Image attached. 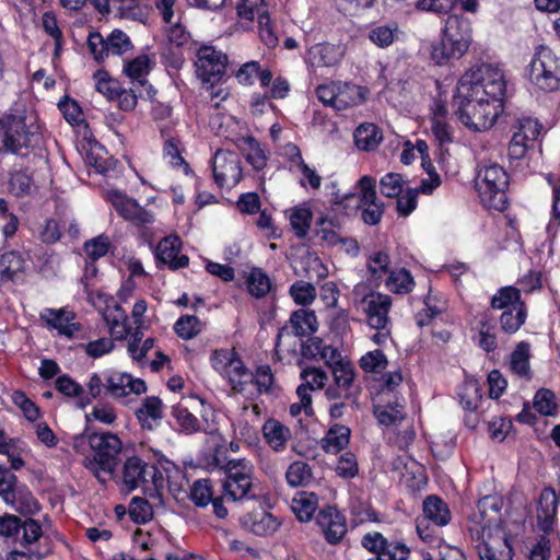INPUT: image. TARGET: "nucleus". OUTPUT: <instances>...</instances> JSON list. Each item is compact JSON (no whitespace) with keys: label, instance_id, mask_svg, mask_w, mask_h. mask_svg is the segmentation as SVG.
Returning <instances> with one entry per match:
<instances>
[{"label":"nucleus","instance_id":"20","mask_svg":"<svg viewBox=\"0 0 560 560\" xmlns=\"http://www.w3.org/2000/svg\"><path fill=\"white\" fill-rule=\"evenodd\" d=\"M28 255L23 250H10L0 255V287L22 282L27 269Z\"/></svg>","mask_w":560,"mask_h":560},{"label":"nucleus","instance_id":"33","mask_svg":"<svg viewBox=\"0 0 560 560\" xmlns=\"http://www.w3.org/2000/svg\"><path fill=\"white\" fill-rule=\"evenodd\" d=\"M350 433L351 432L348 427L334 424L320 440V446L326 453H339L349 444Z\"/></svg>","mask_w":560,"mask_h":560},{"label":"nucleus","instance_id":"61","mask_svg":"<svg viewBox=\"0 0 560 560\" xmlns=\"http://www.w3.org/2000/svg\"><path fill=\"white\" fill-rule=\"evenodd\" d=\"M279 527L278 520L267 512L255 513L252 516L250 530L259 536H267L277 530Z\"/></svg>","mask_w":560,"mask_h":560},{"label":"nucleus","instance_id":"62","mask_svg":"<svg viewBox=\"0 0 560 560\" xmlns=\"http://www.w3.org/2000/svg\"><path fill=\"white\" fill-rule=\"evenodd\" d=\"M130 37L121 30H114L107 36L108 55L122 56L132 49Z\"/></svg>","mask_w":560,"mask_h":560},{"label":"nucleus","instance_id":"60","mask_svg":"<svg viewBox=\"0 0 560 560\" xmlns=\"http://www.w3.org/2000/svg\"><path fill=\"white\" fill-rule=\"evenodd\" d=\"M302 384L306 393L323 389L328 381L327 373L320 368H306L301 372Z\"/></svg>","mask_w":560,"mask_h":560},{"label":"nucleus","instance_id":"44","mask_svg":"<svg viewBox=\"0 0 560 560\" xmlns=\"http://www.w3.org/2000/svg\"><path fill=\"white\" fill-rule=\"evenodd\" d=\"M241 150L246 161L256 170H262L267 164V152L260 143L252 137H246L241 142Z\"/></svg>","mask_w":560,"mask_h":560},{"label":"nucleus","instance_id":"13","mask_svg":"<svg viewBox=\"0 0 560 560\" xmlns=\"http://www.w3.org/2000/svg\"><path fill=\"white\" fill-rule=\"evenodd\" d=\"M375 185V179L369 175L362 176L358 182L361 219L369 225L377 224L384 212V205L376 196Z\"/></svg>","mask_w":560,"mask_h":560},{"label":"nucleus","instance_id":"4","mask_svg":"<svg viewBox=\"0 0 560 560\" xmlns=\"http://www.w3.org/2000/svg\"><path fill=\"white\" fill-rule=\"evenodd\" d=\"M508 186L509 175L501 165L491 163L483 165L478 171L476 188L486 208L503 211L508 202Z\"/></svg>","mask_w":560,"mask_h":560},{"label":"nucleus","instance_id":"1","mask_svg":"<svg viewBox=\"0 0 560 560\" xmlns=\"http://www.w3.org/2000/svg\"><path fill=\"white\" fill-rule=\"evenodd\" d=\"M504 95V75L498 67L485 63L469 69L454 95L458 120L474 131L490 129L503 112Z\"/></svg>","mask_w":560,"mask_h":560},{"label":"nucleus","instance_id":"15","mask_svg":"<svg viewBox=\"0 0 560 560\" xmlns=\"http://www.w3.org/2000/svg\"><path fill=\"white\" fill-rule=\"evenodd\" d=\"M343 56L342 45L318 43L307 49L304 61L308 68H332L341 62Z\"/></svg>","mask_w":560,"mask_h":560},{"label":"nucleus","instance_id":"38","mask_svg":"<svg viewBox=\"0 0 560 560\" xmlns=\"http://www.w3.org/2000/svg\"><path fill=\"white\" fill-rule=\"evenodd\" d=\"M318 508V497L314 492H299L292 499L291 510L299 521H310Z\"/></svg>","mask_w":560,"mask_h":560},{"label":"nucleus","instance_id":"6","mask_svg":"<svg viewBox=\"0 0 560 560\" xmlns=\"http://www.w3.org/2000/svg\"><path fill=\"white\" fill-rule=\"evenodd\" d=\"M212 369L229 382L235 393L243 394L252 380V373L244 365L234 349H215L210 355Z\"/></svg>","mask_w":560,"mask_h":560},{"label":"nucleus","instance_id":"31","mask_svg":"<svg viewBox=\"0 0 560 560\" xmlns=\"http://www.w3.org/2000/svg\"><path fill=\"white\" fill-rule=\"evenodd\" d=\"M402 397L395 396L394 401H387L386 405H376L374 415L382 425H397L405 417Z\"/></svg>","mask_w":560,"mask_h":560},{"label":"nucleus","instance_id":"50","mask_svg":"<svg viewBox=\"0 0 560 560\" xmlns=\"http://www.w3.org/2000/svg\"><path fill=\"white\" fill-rule=\"evenodd\" d=\"M247 290L255 298H262L271 290V281L260 268H253L246 279Z\"/></svg>","mask_w":560,"mask_h":560},{"label":"nucleus","instance_id":"57","mask_svg":"<svg viewBox=\"0 0 560 560\" xmlns=\"http://www.w3.org/2000/svg\"><path fill=\"white\" fill-rule=\"evenodd\" d=\"M172 416L182 432L192 434L200 430L198 419L182 405L173 406Z\"/></svg>","mask_w":560,"mask_h":560},{"label":"nucleus","instance_id":"55","mask_svg":"<svg viewBox=\"0 0 560 560\" xmlns=\"http://www.w3.org/2000/svg\"><path fill=\"white\" fill-rule=\"evenodd\" d=\"M248 412L257 417L259 415L258 406H245L242 416L232 422V429L236 439L249 441L255 435L254 428L247 420Z\"/></svg>","mask_w":560,"mask_h":560},{"label":"nucleus","instance_id":"37","mask_svg":"<svg viewBox=\"0 0 560 560\" xmlns=\"http://www.w3.org/2000/svg\"><path fill=\"white\" fill-rule=\"evenodd\" d=\"M291 229L298 238H304L311 228L313 212L306 205L295 206L287 211Z\"/></svg>","mask_w":560,"mask_h":560},{"label":"nucleus","instance_id":"14","mask_svg":"<svg viewBox=\"0 0 560 560\" xmlns=\"http://www.w3.org/2000/svg\"><path fill=\"white\" fill-rule=\"evenodd\" d=\"M147 392L145 382L142 378L133 377L131 374L116 370H107L106 393L115 398L121 399L129 394L140 395Z\"/></svg>","mask_w":560,"mask_h":560},{"label":"nucleus","instance_id":"52","mask_svg":"<svg viewBox=\"0 0 560 560\" xmlns=\"http://www.w3.org/2000/svg\"><path fill=\"white\" fill-rule=\"evenodd\" d=\"M525 306H514L511 310L502 311L500 316V327L506 334L516 332L526 320Z\"/></svg>","mask_w":560,"mask_h":560},{"label":"nucleus","instance_id":"10","mask_svg":"<svg viewBox=\"0 0 560 560\" xmlns=\"http://www.w3.org/2000/svg\"><path fill=\"white\" fill-rule=\"evenodd\" d=\"M236 11L242 20L258 21L260 39L268 47L278 45V37L272 30L265 0H237Z\"/></svg>","mask_w":560,"mask_h":560},{"label":"nucleus","instance_id":"42","mask_svg":"<svg viewBox=\"0 0 560 560\" xmlns=\"http://www.w3.org/2000/svg\"><path fill=\"white\" fill-rule=\"evenodd\" d=\"M402 35L395 22L375 25L369 31V39L380 48H386Z\"/></svg>","mask_w":560,"mask_h":560},{"label":"nucleus","instance_id":"30","mask_svg":"<svg viewBox=\"0 0 560 560\" xmlns=\"http://www.w3.org/2000/svg\"><path fill=\"white\" fill-rule=\"evenodd\" d=\"M109 332L115 339H124L129 334L128 317L125 311L118 305L107 306L103 314Z\"/></svg>","mask_w":560,"mask_h":560},{"label":"nucleus","instance_id":"54","mask_svg":"<svg viewBox=\"0 0 560 560\" xmlns=\"http://www.w3.org/2000/svg\"><path fill=\"white\" fill-rule=\"evenodd\" d=\"M34 182L32 175L26 170H18L11 173L9 179V190L16 197L30 195L33 190Z\"/></svg>","mask_w":560,"mask_h":560},{"label":"nucleus","instance_id":"28","mask_svg":"<svg viewBox=\"0 0 560 560\" xmlns=\"http://www.w3.org/2000/svg\"><path fill=\"white\" fill-rule=\"evenodd\" d=\"M442 34L456 42L460 40V46L468 50L471 44L470 21L463 15L452 14L446 19Z\"/></svg>","mask_w":560,"mask_h":560},{"label":"nucleus","instance_id":"16","mask_svg":"<svg viewBox=\"0 0 560 560\" xmlns=\"http://www.w3.org/2000/svg\"><path fill=\"white\" fill-rule=\"evenodd\" d=\"M315 522L327 542L331 545L338 544L347 533L346 517L334 506L322 509Z\"/></svg>","mask_w":560,"mask_h":560},{"label":"nucleus","instance_id":"21","mask_svg":"<svg viewBox=\"0 0 560 560\" xmlns=\"http://www.w3.org/2000/svg\"><path fill=\"white\" fill-rule=\"evenodd\" d=\"M559 499L552 488H545L537 504V526L545 534L553 529Z\"/></svg>","mask_w":560,"mask_h":560},{"label":"nucleus","instance_id":"17","mask_svg":"<svg viewBox=\"0 0 560 560\" xmlns=\"http://www.w3.org/2000/svg\"><path fill=\"white\" fill-rule=\"evenodd\" d=\"M39 317L49 329L57 330L59 336L68 339L73 338L82 329L81 324L75 322V314L67 308H44Z\"/></svg>","mask_w":560,"mask_h":560},{"label":"nucleus","instance_id":"12","mask_svg":"<svg viewBox=\"0 0 560 560\" xmlns=\"http://www.w3.org/2000/svg\"><path fill=\"white\" fill-rule=\"evenodd\" d=\"M212 173L215 184L230 189L242 178L241 160L231 151L218 150L212 159Z\"/></svg>","mask_w":560,"mask_h":560},{"label":"nucleus","instance_id":"45","mask_svg":"<svg viewBox=\"0 0 560 560\" xmlns=\"http://www.w3.org/2000/svg\"><path fill=\"white\" fill-rule=\"evenodd\" d=\"M457 395L463 408L467 411H475L481 399V386L479 382L472 377L466 378L459 387Z\"/></svg>","mask_w":560,"mask_h":560},{"label":"nucleus","instance_id":"3","mask_svg":"<svg viewBox=\"0 0 560 560\" xmlns=\"http://www.w3.org/2000/svg\"><path fill=\"white\" fill-rule=\"evenodd\" d=\"M39 141V126L34 114L22 104L0 115V142L7 153L19 154Z\"/></svg>","mask_w":560,"mask_h":560},{"label":"nucleus","instance_id":"53","mask_svg":"<svg viewBox=\"0 0 560 560\" xmlns=\"http://www.w3.org/2000/svg\"><path fill=\"white\" fill-rule=\"evenodd\" d=\"M359 364L365 373L382 374L388 365V360L382 350L375 349L364 353Z\"/></svg>","mask_w":560,"mask_h":560},{"label":"nucleus","instance_id":"8","mask_svg":"<svg viewBox=\"0 0 560 560\" xmlns=\"http://www.w3.org/2000/svg\"><path fill=\"white\" fill-rule=\"evenodd\" d=\"M196 57L195 65L198 78L203 83H209L213 89L214 84L225 74L226 55L213 46L203 45L197 50Z\"/></svg>","mask_w":560,"mask_h":560},{"label":"nucleus","instance_id":"36","mask_svg":"<svg viewBox=\"0 0 560 560\" xmlns=\"http://www.w3.org/2000/svg\"><path fill=\"white\" fill-rule=\"evenodd\" d=\"M288 151L294 156L292 159V163L296 171L301 174V186L304 188H312L317 190L322 185V177L318 175L316 170L312 168L303 161L298 147L289 145Z\"/></svg>","mask_w":560,"mask_h":560},{"label":"nucleus","instance_id":"35","mask_svg":"<svg viewBox=\"0 0 560 560\" xmlns=\"http://www.w3.org/2000/svg\"><path fill=\"white\" fill-rule=\"evenodd\" d=\"M456 3L467 12H475L477 9V0H417L416 8L422 11L434 13H448Z\"/></svg>","mask_w":560,"mask_h":560},{"label":"nucleus","instance_id":"41","mask_svg":"<svg viewBox=\"0 0 560 560\" xmlns=\"http://www.w3.org/2000/svg\"><path fill=\"white\" fill-rule=\"evenodd\" d=\"M12 500L4 502L21 514H35L39 511V504L34 495L25 487L16 486L13 489Z\"/></svg>","mask_w":560,"mask_h":560},{"label":"nucleus","instance_id":"43","mask_svg":"<svg viewBox=\"0 0 560 560\" xmlns=\"http://www.w3.org/2000/svg\"><path fill=\"white\" fill-rule=\"evenodd\" d=\"M183 151V143L177 138L168 137L165 139L163 147V159L172 167L182 168L184 174L188 175L190 168L182 155Z\"/></svg>","mask_w":560,"mask_h":560},{"label":"nucleus","instance_id":"29","mask_svg":"<svg viewBox=\"0 0 560 560\" xmlns=\"http://www.w3.org/2000/svg\"><path fill=\"white\" fill-rule=\"evenodd\" d=\"M265 442L275 452H283L291 440V430L276 419H268L262 425Z\"/></svg>","mask_w":560,"mask_h":560},{"label":"nucleus","instance_id":"26","mask_svg":"<svg viewBox=\"0 0 560 560\" xmlns=\"http://www.w3.org/2000/svg\"><path fill=\"white\" fill-rule=\"evenodd\" d=\"M163 402L156 396L144 398L136 410V417L143 429L153 430L161 423L163 418Z\"/></svg>","mask_w":560,"mask_h":560},{"label":"nucleus","instance_id":"40","mask_svg":"<svg viewBox=\"0 0 560 560\" xmlns=\"http://www.w3.org/2000/svg\"><path fill=\"white\" fill-rule=\"evenodd\" d=\"M353 138L358 149L372 151L380 144L382 133L374 124L364 122L355 129Z\"/></svg>","mask_w":560,"mask_h":560},{"label":"nucleus","instance_id":"56","mask_svg":"<svg viewBox=\"0 0 560 560\" xmlns=\"http://www.w3.org/2000/svg\"><path fill=\"white\" fill-rule=\"evenodd\" d=\"M285 479L291 487L306 486L312 479V470L307 463L293 462L287 469Z\"/></svg>","mask_w":560,"mask_h":560},{"label":"nucleus","instance_id":"23","mask_svg":"<svg viewBox=\"0 0 560 560\" xmlns=\"http://www.w3.org/2000/svg\"><path fill=\"white\" fill-rule=\"evenodd\" d=\"M180 240L176 235L164 237L156 247V258L159 261L167 265L170 269L177 270L188 265V257L179 255Z\"/></svg>","mask_w":560,"mask_h":560},{"label":"nucleus","instance_id":"58","mask_svg":"<svg viewBox=\"0 0 560 560\" xmlns=\"http://www.w3.org/2000/svg\"><path fill=\"white\" fill-rule=\"evenodd\" d=\"M330 373L332 375V381L339 387L351 388L354 382V368L350 360L345 358L342 361H339L336 365L331 366Z\"/></svg>","mask_w":560,"mask_h":560},{"label":"nucleus","instance_id":"18","mask_svg":"<svg viewBox=\"0 0 560 560\" xmlns=\"http://www.w3.org/2000/svg\"><path fill=\"white\" fill-rule=\"evenodd\" d=\"M148 477L152 479L154 486L162 479L156 478V469L154 466L147 465L141 458L132 456L127 458L124 464L122 482L127 490L131 491L148 482Z\"/></svg>","mask_w":560,"mask_h":560},{"label":"nucleus","instance_id":"27","mask_svg":"<svg viewBox=\"0 0 560 560\" xmlns=\"http://www.w3.org/2000/svg\"><path fill=\"white\" fill-rule=\"evenodd\" d=\"M156 63L154 54H141L124 61V73L140 85L147 84V77Z\"/></svg>","mask_w":560,"mask_h":560},{"label":"nucleus","instance_id":"2","mask_svg":"<svg viewBox=\"0 0 560 560\" xmlns=\"http://www.w3.org/2000/svg\"><path fill=\"white\" fill-rule=\"evenodd\" d=\"M488 510L498 514L500 506L494 497H483L477 503V510L469 516L468 532L476 542L480 560H512V547L505 534L494 524L495 520Z\"/></svg>","mask_w":560,"mask_h":560},{"label":"nucleus","instance_id":"25","mask_svg":"<svg viewBox=\"0 0 560 560\" xmlns=\"http://www.w3.org/2000/svg\"><path fill=\"white\" fill-rule=\"evenodd\" d=\"M336 110H345L363 104L369 90L349 82H337Z\"/></svg>","mask_w":560,"mask_h":560},{"label":"nucleus","instance_id":"24","mask_svg":"<svg viewBox=\"0 0 560 560\" xmlns=\"http://www.w3.org/2000/svg\"><path fill=\"white\" fill-rule=\"evenodd\" d=\"M423 308L416 315V323L420 327L429 326L447 310V301L444 294L431 289L423 301Z\"/></svg>","mask_w":560,"mask_h":560},{"label":"nucleus","instance_id":"64","mask_svg":"<svg viewBox=\"0 0 560 560\" xmlns=\"http://www.w3.org/2000/svg\"><path fill=\"white\" fill-rule=\"evenodd\" d=\"M534 408L544 416H552L558 408L555 394L549 389H539L534 397Z\"/></svg>","mask_w":560,"mask_h":560},{"label":"nucleus","instance_id":"51","mask_svg":"<svg viewBox=\"0 0 560 560\" xmlns=\"http://www.w3.org/2000/svg\"><path fill=\"white\" fill-rule=\"evenodd\" d=\"M491 305L497 310H511L514 306H525L521 300L520 290L514 287L501 288L491 299Z\"/></svg>","mask_w":560,"mask_h":560},{"label":"nucleus","instance_id":"11","mask_svg":"<svg viewBox=\"0 0 560 560\" xmlns=\"http://www.w3.org/2000/svg\"><path fill=\"white\" fill-rule=\"evenodd\" d=\"M392 304L393 301L389 295L375 291H370L355 300V306L364 315L369 327H380L392 323L388 315Z\"/></svg>","mask_w":560,"mask_h":560},{"label":"nucleus","instance_id":"39","mask_svg":"<svg viewBox=\"0 0 560 560\" xmlns=\"http://www.w3.org/2000/svg\"><path fill=\"white\" fill-rule=\"evenodd\" d=\"M530 346L528 342H520L510 358V369L518 377L529 380L532 377L530 366Z\"/></svg>","mask_w":560,"mask_h":560},{"label":"nucleus","instance_id":"5","mask_svg":"<svg viewBox=\"0 0 560 560\" xmlns=\"http://www.w3.org/2000/svg\"><path fill=\"white\" fill-rule=\"evenodd\" d=\"M532 86L542 92L560 89V58L546 46L536 48L527 69Z\"/></svg>","mask_w":560,"mask_h":560},{"label":"nucleus","instance_id":"49","mask_svg":"<svg viewBox=\"0 0 560 560\" xmlns=\"http://www.w3.org/2000/svg\"><path fill=\"white\" fill-rule=\"evenodd\" d=\"M107 200L112 203L114 209L126 220L131 221L137 211L139 212V203L137 200L129 198L118 190H109L107 192Z\"/></svg>","mask_w":560,"mask_h":560},{"label":"nucleus","instance_id":"34","mask_svg":"<svg viewBox=\"0 0 560 560\" xmlns=\"http://www.w3.org/2000/svg\"><path fill=\"white\" fill-rule=\"evenodd\" d=\"M290 325L293 334L298 337H305L318 329V322L314 311L300 308L290 316Z\"/></svg>","mask_w":560,"mask_h":560},{"label":"nucleus","instance_id":"22","mask_svg":"<svg viewBox=\"0 0 560 560\" xmlns=\"http://www.w3.org/2000/svg\"><path fill=\"white\" fill-rule=\"evenodd\" d=\"M467 49L460 46V40L441 35V40L431 45L430 59L436 66H446L453 61L459 60Z\"/></svg>","mask_w":560,"mask_h":560},{"label":"nucleus","instance_id":"63","mask_svg":"<svg viewBox=\"0 0 560 560\" xmlns=\"http://www.w3.org/2000/svg\"><path fill=\"white\" fill-rule=\"evenodd\" d=\"M290 295L296 304L306 306L315 300L316 289L310 282L296 281L290 288Z\"/></svg>","mask_w":560,"mask_h":560},{"label":"nucleus","instance_id":"7","mask_svg":"<svg viewBox=\"0 0 560 560\" xmlns=\"http://www.w3.org/2000/svg\"><path fill=\"white\" fill-rule=\"evenodd\" d=\"M226 478L223 482V495L228 500L238 501L250 497L254 466L247 459H231L225 466Z\"/></svg>","mask_w":560,"mask_h":560},{"label":"nucleus","instance_id":"46","mask_svg":"<svg viewBox=\"0 0 560 560\" xmlns=\"http://www.w3.org/2000/svg\"><path fill=\"white\" fill-rule=\"evenodd\" d=\"M328 217H320L316 222L317 235L329 245H337L339 243L348 244L347 250L357 255L359 250L358 243L352 238H342L335 229L327 226Z\"/></svg>","mask_w":560,"mask_h":560},{"label":"nucleus","instance_id":"47","mask_svg":"<svg viewBox=\"0 0 560 560\" xmlns=\"http://www.w3.org/2000/svg\"><path fill=\"white\" fill-rule=\"evenodd\" d=\"M55 386L62 395L77 398V405L81 409L91 402V398L84 395L83 387L68 375L59 376L55 382Z\"/></svg>","mask_w":560,"mask_h":560},{"label":"nucleus","instance_id":"48","mask_svg":"<svg viewBox=\"0 0 560 560\" xmlns=\"http://www.w3.org/2000/svg\"><path fill=\"white\" fill-rule=\"evenodd\" d=\"M385 285L393 293L407 294L415 288V280L407 269L399 268L389 272Z\"/></svg>","mask_w":560,"mask_h":560},{"label":"nucleus","instance_id":"19","mask_svg":"<svg viewBox=\"0 0 560 560\" xmlns=\"http://www.w3.org/2000/svg\"><path fill=\"white\" fill-rule=\"evenodd\" d=\"M23 530L22 546L34 557L40 559L51 551V542L48 536H45L38 521L27 518L21 525Z\"/></svg>","mask_w":560,"mask_h":560},{"label":"nucleus","instance_id":"32","mask_svg":"<svg viewBox=\"0 0 560 560\" xmlns=\"http://www.w3.org/2000/svg\"><path fill=\"white\" fill-rule=\"evenodd\" d=\"M423 515L436 526H445L451 521L448 505L436 495H429L422 504Z\"/></svg>","mask_w":560,"mask_h":560},{"label":"nucleus","instance_id":"9","mask_svg":"<svg viewBox=\"0 0 560 560\" xmlns=\"http://www.w3.org/2000/svg\"><path fill=\"white\" fill-rule=\"evenodd\" d=\"M88 442L94 452L95 465L101 466L104 472L112 474L122 447L120 439L110 432H100L89 435Z\"/></svg>","mask_w":560,"mask_h":560},{"label":"nucleus","instance_id":"59","mask_svg":"<svg viewBox=\"0 0 560 560\" xmlns=\"http://www.w3.org/2000/svg\"><path fill=\"white\" fill-rule=\"evenodd\" d=\"M202 324L194 315H183L174 324V330L177 336L184 340H189L200 334Z\"/></svg>","mask_w":560,"mask_h":560}]
</instances>
